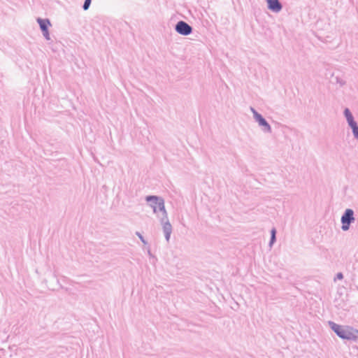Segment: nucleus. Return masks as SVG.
<instances>
[{
	"instance_id": "1a4fd4ad",
	"label": "nucleus",
	"mask_w": 358,
	"mask_h": 358,
	"mask_svg": "<svg viewBox=\"0 0 358 358\" xmlns=\"http://www.w3.org/2000/svg\"><path fill=\"white\" fill-rule=\"evenodd\" d=\"M344 113H345V117L347 118V120H348L349 124L355 122V121L353 120V117H352L351 113L350 112V110L348 108H346L345 110Z\"/></svg>"
},
{
	"instance_id": "9d476101",
	"label": "nucleus",
	"mask_w": 358,
	"mask_h": 358,
	"mask_svg": "<svg viewBox=\"0 0 358 358\" xmlns=\"http://www.w3.org/2000/svg\"><path fill=\"white\" fill-rule=\"evenodd\" d=\"M350 126L351 127V128L353 131V134H354L355 136L358 138V127H357L356 122H355L350 124Z\"/></svg>"
},
{
	"instance_id": "f8f14e48",
	"label": "nucleus",
	"mask_w": 358,
	"mask_h": 358,
	"mask_svg": "<svg viewBox=\"0 0 358 358\" xmlns=\"http://www.w3.org/2000/svg\"><path fill=\"white\" fill-rule=\"evenodd\" d=\"M275 233H276L275 229H273L271 231V243H273L275 239Z\"/></svg>"
},
{
	"instance_id": "f03ea898",
	"label": "nucleus",
	"mask_w": 358,
	"mask_h": 358,
	"mask_svg": "<svg viewBox=\"0 0 358 358\" xmlns=\"http://www.w3.org/2000/svg\"><path fill=\"white\" fill-rule=\"evenodd\" d=\"M146 200L151 202L150 206L153 208L155 213L158 211H163L165 213L164 203L163 199L155 196H149L146 198Z\"/></svg>"
},
{
	"instance_id": "6e6552de",
	"label": "nucleus",
	"mask_w": 358,
	"mask_h": 358,
	"mask_svg": "<svg viewBox=\"0 0 358 358\" xmlns=\"http://www.w3.org/2000/svg\"><path fill=\"white\" fill-rule=\"evenodd\" d=\"M163 229H164V231L165 233L166 238L168 241L170 238V235L171 233V226L169 222H166L164 224Z\"/></svg>"
},
{
	"instance_id": "20e7f679",
	"label": "nucleus",
	"mask_w": 358,
	"mask_h": 358,
	"mask_svg": "<svg viewBox=\"0 0 358 358\" xmlns=\"http://www.w3.org/2000/svg\"><path fill=\"white\" fill-rule=\"evenodd\" d=\"M177 32L182 35H188L192 32V27L183 21L178 22L176 27Z\"/></svg>"
},
{
	"instance_id": "9b49d317",
	"label": "nucleus",
	"mask_w": 358,
	"mask_h": 358,
	"mask_svg": "<svg viewBox=\"0 0 358 358\" xmlns=\"http://www.w3.org/2000/svg\"><path fill=\"white\" fill-rule=\"evenodd\" d=\"M90 3H91V0H85L84 5H83L84 10L88 9Z\"/></svg>"
},
{
	"instance_id": "7ed1b4c3",
	"label": "nucleus",
	"mask_w": 358,
	"mask_h": 358,
	"mask_svg": "<svg viewBox=\"0 0 358 358\" xmlns=\"http://www.w3.org/2000/svg\"><path fill=\"white\" fill-rule=\"evenodd\" d=\"M354 217H353V211L351 209H347L345 210V214L341 217V222H342V229L345 231L348 230L350 227V224L352 221H353Z\"/></svg>"
},
{
	"instance_id": "f257e3e1",
	"label": "nucleus",
	"mask_w": 358,
	"mask_h": 358,
	"mask_svg": "<svg viewBox=\"0 0 358 358\" xmlns=\"http://www.w3.org/2000/svg\"><path fill=\"white\" fill-rule=\"evenodd\" d=\"M331 329L341 338L347 340H355L357 338L358 330L352 327L345 326L343 327L335 323H330Z\"/></svg>"
},
{
	"instance_id": "4468645a",
	"label": "nucleus",
	"mask_w": 358,
	"mask_h": 358,
	"mask_svg": "<svg viewBox=\"0 0 358 358\" xmlns=\"http://www.w3.org/2000/svg\"><path fill=\"white\" fill-rule=\"evenodd\" d=\"M357 338H358V334H357Z\"/></svg>"
},
{
	"instance_id": "39448f33",
	"label": "nucleus",
	"mask_w": 358,
	"mask_h": 358,
	"mask_svg": "<svg viewBox=\"0 0 358 358\" xmlns=\"http://www.w3.org/2000/svg\"><path fill=\"white\" fill-rule=\"evenodd\" d=\"M266 1L268 9L272 11L278 13L281 10L282 6L278 0H266Z\"/></svg>"
},
{
	"instance_id": "ddd939ff",
	"label": "nucleus",
	"mask_w": 358,
	"mask_h": 358,
	"mask_svg": "<svg viewBox=\"0 0 358 358\" xmlns=\"http://www.w3.org/2000/svg\"><path fill=\"white\" fill-rule=\"evenodd\" d=\"M337 278H338V279H342V278H343V275H342L341 273H338V274L337 275Z\"/></svg>"
},
{
	"instance_id": "0eeeda50",
	"label": "nucleus",
	"mask_w": 358,
	"mask_h": 358,
	"mask_svg": "<svg viewBox=\"0 0 358 358\" xmlns=\"http://www.w3.org/2000/svg\"><path fill=\"white\" fill-rule=\"evenodd\" d=\"M254 115H255V119L257 120V121H258V122L260 125L266 127L268 131L271 130L270 126L266 122V120L262 117V115H260L259 114H258L257 113H256L255 111H254Z\"/></svg>"
},
{
	"instance_id": "423d86ee",
	"label": "nucleus",
	"mask_w": 358,
	"mask_h": 358,
	"mask_svg": "<svg viewBox=\"0 0 358 358\" xmlns=\"http://www.w3.org/2000/svg\"><path fill=\"white\" fill-rule=\"evenodd\" d=\"M38 22L40 24V27L43 31V34L45 37L48 36V27L50 25V22L47 20L38 19Z\"/></svg>"
}]
</instances>
